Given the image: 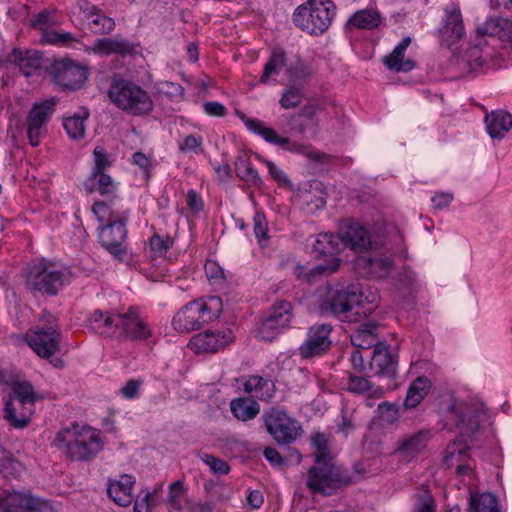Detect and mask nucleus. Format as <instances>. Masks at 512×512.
I'll list each match as a JSON object with an SVG mask.
<instances>
[{
  "instance_id": "f257e3e1",
  "label": "nucleus",
  "mask_w": 512,
  "mask_h": 512,
  "mask_svg": "<svg viewBox=\"0 0 512 512\" xmlns=\"http://www.w3.org/2000/svg\"><path fill=\"white\" fill-rule=\"evenodd\" d=\"M451 420L460 430V435L448 444L444 463L447 468H454V465L468 459L470 446L467 437L471 436L479 429V419L484 414V408L478 402H457L455 401L449 408Z\"/></svg>"
},
{
  "instance_id": "f03ea898",
  "label": "nucleus",
  "mask_w": 512,
  "mask_h": 512,
  "mask_svg": "<svg viewBox=\"0 0 512 512\" xmlns=\"http://www.w3.org/2000/svg\"><path fill=\"white\" fill-rule=\"evenodd\" d=\"M360 464L354 465L357 473L352 477L346 469L338 466L334 460H314L308 470L306 486L312 493L332 495L338 489L358 481L361 477Z\"/></svg>"
},
{
  "instance_id": "7ed1b4c3",
  "label": "nucleus",
  "mask_w": 512,
  "mask_h": 512,
  "mask_svg": "<svg viewBox=\"0 0 512 512\" xmlns=\"http://www.w3.org/2000/svg\"><path fill=\"white\" fill-rule=\"evenodd\" d=\"M56 440L59 447L65 448L67 457L72 461H89L103 448V441L98 430L78 424H73L60 431Z\"/></svg>"
},
{
  "instance_id": "20e7f679",
  "label": "nucleus",
  "mask_w": 512,
  "mask_h": 512,
  "mask_svg": "<svg viewBox=\"0 0 512 512\" xmlns=\"http://www.w3.org/2000/svg\"><path fill=\"white\" fill-rule=\"evenodd\" d=\"M107 95L117 108L132 116L148 115L153 110L149 93L120 75L112 76Z\"/></svg>"
},
{
  "instance_id": "39448f33",
  "label": "nucleus",
  "mask_w": 512,
  "mask_h": 512,
  "mask_svg": "<svg viewBox=\"0 0 512 512\" xmlns=\"http://www.w3.org/2000/svg\"><path fill=\"white\" fill-rule=\"evenodd\" d=\"M222 310V300L218 296L192 301L177 312L172 320V325L176 331L189 333L217 319Z\"/></svg>"
},
{
  "instance_id": "423d86ee",
  "label": "nucleus",
  "mask_w": 512,
  "mask_h": 512,
  "mask_svg": "<svg viewBox=\"0 0 512 512\" xmlns=\"http://www.w3.org/2000/svg\"><path fill=\"white\" fill-rule=\"evenodd\" d=\"M336 14V6L331 0H308L293 14L297 27L311 35L324 33Z\"/></svg>"
},
{
  "instance_id": "0eeeda50",
  "label": "nucleus",
  "mask_w": 512,
  "mask_h": 512,
  "mask_svg": "<svg viewBox=\"0 0 512 512\" xmlns=\"http://www.w3.org/2000/svg\"><path fill=\"white\" fill-rule=\"evenodd\" d=\"M61 332L56 318L44 311L40 324L26 333V341L32 350L40 357L48 359L58 350Z\"/></svg>"
},
{
  "instance_id": "6e6552de",
  "label": "nucleus",
  "mask_w": 512,
  "mask_h": 512,
  "mask_svg": "<svg viewBox=\"0 0 512 512\" xmlns=\"http://www.w3.org/2000/svg\"><path fill=\"white\" fill-rule=\"evenodd\" d=\"M67 281L64 270L55 264L39 262L30 267L27 275V287L33 294L56 295Z\"/></svg>"
},
{
  "instance_id": "1a4fd4ad",
  "label": "nucleus",
  "mask_w": 512,
  "mask_h": 512,
  "mask_svg": "<svg viewBox=\"0 0 512 512\" xmlns=\"http://www.w3.org/2000/svg\"><path fill=\"white\" fill-rule=\"evenodd\" d=\"M363 293L359 284L350 283L341 285L326 302V310L338 317L341 321L352 322L354 316L360 315L359 306Z\"/></svg>"
},
{
  "instance_id": "9d476101",
  "label": "nucleus",
  "mask_w": 512,
  "mask_h": 512,
  "mask_svg": "<svg viewBox=\"0 0 512 512\" xmlns=\"http://www.w3.org/2000/svg\"><path fill=\"white\" fill-rule=\"evenodd\" d=\"M263 419L267 431L278 444L293 443L302 431L297 420L280 410L272 409L264 413Z\"/></svg>"
},
{
  "instance_id": "9b49d317",
  "label": "nucleus",
  "mask_w": 512,
  "mask_h": 512,
  "mask_svg": "<svg viewBox=\"0 0 512 512\" xmlns=\"http://www.w3.org/2000/svg\"><path fill=\"white\" fill-rule=\"evenodd\" d=\"M48 72L53 82L63 90L80 89L87 80V69L66 58L55 60Z\"/></svg>"
},
{
  "instance_id": "f8f14e48",
  "label": "nucleus",
  "mask_w": 512,
  "mask_h": 512,
  "mask_svg": "<svg viewBox=\"0 0 512 512\" xmlns=\"http://www.w3.org/2000/svg\"><path fill=\"white\" fill-rule=\"evenodd\" d=\"M292 319V305L287 301L276 302L259 324L257 337L264 341H272L283 329L289 326Z\"/></svg>"
},
{
  "instance_id": "ddd939ff",
  "label": "nucleus",
  "mask_w": 512,
  "mask_h": 512,
  "mask_svg": "<svg viewBox=\"0 0 512 512\" xmlns=\"http://www.w3.org/2000/svg\"><path fill=\"white\" fill-rule=\"evenodd\" d=\"M431 438L429 430L403 435L396 441L392 456L400 463L409 464L425 453Z\"/></svg>"
},
{
  "instance_id": "4468645a",
  "label": "nucleus",
  "mask_w": 512,
  "mask_h": 512,
  "mask_svg": "<svg viewBox=\"0 0 512 512\" xmlns=\"http://www.w3.org/2000/svg\"><path fill=\"white\" fill-rule=\"evenodd\" d=\"M128 219L127 213H122L121 218L113 219L100 227L99 242L109 253L118 259H122L126 253L125 240L127 229L125 227Z\"/></svg>"
},
{
  "instance_id": "2eb2a0df",
  "label": "nucleus",
  "mask_w": 512,
  "mask_h": 512,
  "mask_svg": "<svg viewBox=\"0 0 512 512\" xmlns=\"http://www.w3.org/2000/svg\"><path fill=\"white\" fill-rule=\"evenodd\" d=\"M0 512H56L47 500L13 491L0 498Z\"/></svg>"
},
{
  "instance_id": "dca6fc26",
  "label": "nucleus",
  "mask_w": 512,
  "mask_h": 512,
  "mask_svg": "<svg viewBox=\"0 0 512 512\" xmlns=\"http://www.w3.org/2000/svg\"><path fill=\"white\" fill-rule=\"evenodd\" d=\"M331 332L330 324L321 323L311 326L307 331L305 341L299 346V355L303 359H310L325 354L332 343Z\"/></svg>"
},
{
  "instance_id": "f3484780",
  "label": "nucleus",
  "mask_w": 512,
  "mask_h": 512,
  "mask_svg": "<svg viewBox=\"0 0 512 512\" xmlns=\"http://www.w3.org/2000/svg\"><path fill=\"white\" fill-rule=\"evenodd\" d=\"M313 250L320 257L328 256L329 259L323 264H319L311 269V274H325L330 275L334 273L340 266V259L336 257V254L340 251L338 247V239L336 235L329 233L319 234L313 244Z\"/></svg>"
},
{
  "instance_id": "a211bd4d",
  "label": "nucleus",
  "mask_w": 512,
  "mask_h": 512,
  "mask_svg": "<svg viewBox=\"0 0 512 512\" xmlns=\"http://www.w3.org/2000/svg\"><path fill=\"white\" fill-rule=\"evenodd\" d=\"M119 336L133 341H145L152 336V331L145 319L140 315L138 307H130L121 312Z\"/></svg>"
},
{
  "instance_id": "6ab92c4d",
  "label": "nucleus",
  "mask_w": 512,
  "mask_h": 512,
  "mask_svg": "<svg viewBox=\"0 0 512 512\" xmlns=\"http://www.w3.org/2000/svg\"><path fill=\"white\" fill-rule=\"evenodd\" d=\"M336 237L344 247L356 252H363L371 247L369 232L358 222H347L341 227Z\"/></svg>"
},
{
  "instance_id": "aec40b11",
  "label": "nucleus",
  "mask_w": 512,
  "mask_h": 512,
  "mask_svg": "<svg viewBox=\"0 0 512 512\" xmlns=\"http://www.w3.org/2000/svg\"><path fill=\"white\" fill-rule=\"evenodd\" d=\"M321 107L316 104H306L297 113L287 117V125L291 132L303 135L307 131L316 135L319 130V119L316 117Z\"/></svg>"
},
{
  "instance_id": "412c9836",
  "label": "nucleus",
  "mask_w": 512,
  "mask_h": 512,
  "mask_svg": "<svg viewBox=\"0 0 512 512\" xmlns=\"http://www.w3.org/2000/svg\"><path fill=\"white\" fill-rule=\"evenodd\" d=\"M464 35L465 29L460 9L452 4L445 9V20L440 29L442 45L450 48Z\"/></svg>"
},
{
  "instance_id": "4be33fe9",
  "label": "nucleus",
  "mask_w": 512,
  "mask_h": 512,
  "mask_svg": "<svg viewBox=\"0 0 512 512\" xmlns=\"http://www.w3.org/2000/svg\"><path fill=\"white\" fill-rule=\"evenodd\" d=\"M234 337L230 330L214 332L207 330L192 337L190 347L197 353L217 352L233 341Z\"/></svg>"
},
{
  "instance_id": "5701e85b",
  "label": "nucleus",
  "mask_w": 512,
  "mask_h": 512,
  "mask_svg": "<svg viewBox=\"0 0 512 512\" xmlns=\"http://www.w3.org/2000/svg\"><path fill=\"white\" fill-rule=\"evenodd\" d=\"M393 260L390 257H358L355 261L357 273L362 277L386 278L393 269Z\"/></svg>"
},
{
  "instance_id": "b1692460",
  "label": "nucleus",
  "mask_w": 512,
  "mask_h": 512,
  "mask_svg": "<svg viewBox=\"0 0 512 512\" xmlns=\"http://www.w3.org/2000/svg\"><path fill=\"white\" fill-rule=\"evenodd\" d=\"M242 119L250 131L261 136L269 143L278 145L290 151H300L303 148V146L298 143H291L288 137L279 135L275 129L264 126L260 120L247 117H243Z\"/></svg>"
},
{
  "instance_id": "393cba45",
  "label": "nucleus",
  "mask_w": 512,
  "mask_h": 512,
  "mask_svg": "<svg viewBox=\"0 0 512 512\" xmlns=\"http://www.w3.org/2000/svg\"><path fill=\"white\" fill-rule=\"evenodd\" d=\"M135 482V477L128 474L109 480L107 488L109 497L119 506H129L134 500L132 490Z\"/></svg>"
},
{
  "instance_id": "a878e982",
  "label": "nucleus",
  "mask_w": 512,
  "mask_h": 512,
  "mask_svg": "<svg viewBox=\"0 0 512 512\" xmlns=\"http://www.w3.org/2000/svg\"><path fill=\"white\" fill-rule=\"evenodd\" d=\"M397 363L396 356L392 355L387 347L381 343L373 350L369 369L377 375L392 378L396 375Z\"/></svg>"
},
{
  "instance_id": "bb28decb",
  "label": "nucleus",
  "mask_w": 512,
  "mask_h": 512,
  "mask_svg": "<svg viewBox=\"0 0 512 512\" xmlns=\"http://www.w3.org/2000/svg\"><path fill=\"white\" fill-rule=\"evenodd\" d=\"M484 123L492 139L502 140L512 129V115L506 110H492L486 113Z\"/></svg>"
},
{
  "instance_id": "cd10ccee",
  "label": "nucleus",
  "mask_w": 512,
  "mask_h": 512,
  "mask_svg": "<svg viewBox=\"0 0 512 512\" xmlns=\"http://www.w3.org/2000/svg\"><path fill=\"white\" fill-rule=\"evenodd\" d=\"M343 387L354 394H365L369 397L380 398L384 394V389L374 387L366 374H356L355 372H346V376L342 380Z\"/></svg>"
},
{
  "instance_id": "c85d7f7f",
  "label": "nucleus",
  "mask_w": 512,
  "mask_h": 512,
  "mask_svg": "<svg viewBox=\"0 0 512 512\" xmlns=\"http://www.w3.org/2000/svg\"><path fill=\"white\" fill-rule=\"evenodd\" d=\"M378 325L373 320H368L362 323L350 335L351 343L358 349H369L381 344L378 342L377 335Z\"/></svg>"
},
{
  "instance_id": "c756f323",
  "label": "nucleus",
  "mask_w": 512,
  "mask_h": 512,
  "mask_svg": "<svg viewBox=\"0 0 512 512\" xmlns=\"http://www.w3.org/2000/svg\"><path fill=\"white\" fill-rule=\"evenodd\" d=\"M12 61L19 67L21 73L29 77L38 71L43 62L42 54L35 50H14L11 55Z\"/></svg>"
},
{
  "instance_id": "7c9ffc66",
  "label": "nucleus",
  "mask_w": 512,
  "mask_h": 512,
  "mask_svg": "<svg viewBox=\"0 0 512 512\" xmlns=\"http://www.w3.org/2000/svg\"><path fill=\"white\" fill-rule=\"evenodd\" d=\"M34 413L32 407H21L12 401H6L3 409V418L15 429H23L31 421Z\"/></svg>"
},
{
  "instance_id": "2f4dec72",
  "label": "nucleus",
  "mask_w": 512,
  "mask_h": 512,
  "mask_svg": "<svg viewBox=\"0 0 512 512\" xmlns=\"http://www.w3.org/2000/svg\"><path fill=\"white\" fill-rule=\"evenodd\" d=\"M477 33L498 37L502 41H512V21L504 18H491L478 26Z\"/></svg>"
},
{
  "instance_id": "473e14b6",
  "label": "nucleus",
  "mask_w": 512,
  "mask_h": 512,
  "mask_svg": "<svg viewBox=\"0 0 512 512\" xmlns=\"http://www.w3.org/2000/svg\"><path fill=\"white\" fill-rule=\"evenodd\" d=\"M411 43L410 37H405L401 42L394 48V50L384 58V64L388 69L393 71H410L414 67L412 60L404 61V53Z\"/></svg>"
},
{
  "instance_id": "72a5a7b5",
  "label": "nucleus",
  "mask_w": 512,
  "mask_h": 512,
  "mask_svg": "<svg viewBox=\"0 0 512 512\" xmlns=\"http://www.w3.org/2000/svg\"><path fill=\"white\" fill-rule=\"evenodd\" d=\"M243 389L246 393L263 401L271 399L275 392L273 382L258 375L246 379L243 383Z\"/></svg>"
},
{
  "instance_id": "f704fd0d",
  "label": "nucleus",
  "mask_w": 512,
  "mask_h": 512,
  "mask_svg": "<svg viewBox=\"0 0 512 512\" xmlns=\"http://www.w3.org/2000/svg\"><path fill=\"white\" fill-rule=\"evenodd\" d=\"M470 512H504L498 497L490 492H470Z\"/></svg>"
},
{
  "instance_id": "c9c22d12",
  "label": "nucleus",
  "mask_w": 512,
  "mask_h": 512,
  "mask_svg": "<svg viewBox=\"0 0 512 512\" xmlns=\"http://www.w3.org/2000/svg\"><path fill=\"white\" fill-rule=\"evenodd\" d=\"M230 409L235 418L245 422L254 419L259 414L260 405L252 398L240 397L231 401Z\"/></svg>"
},
{
  "instance_id": "e433bc0d",
  "label": "nucleus",
  "mask_w": 512,
  "mask_h": 512,
  "mask_svg": "<svg viewBox=\"0 0 512 512\" xmlns=\"http://www.w3.org/2000/svg\"><path fill=\"white\" fill-rule=\"evenodd\" d=\"M431 382L427 377L416 378L408 388L404 407L406 409L415 408L428 394Z\"/></svg>"
},
{
  "instance_id": "4c0bfd02",
  "label": "nucleus",
  "mask_w": 512,
  "mask_h": 512,
  "mask_svg": "<svg viewBox=\"0 0 512 512\" xmlns=\"http://www.w3.org/2000/svg\"><path fill=\"white\" fill-rule=\"evenodd\" d=\"M94 50L100 55L120 54L126 56L134 52L133 46L128 41L113 38L99 39L95 43Z\"/></svg>"
},
{
  "instance_id": "58836bf2",
  "label": "nucleus",
  "mask_w": 512,
  "mask_h": 512,
  "mask_svg": "<svg viewBox=\"0 0 512 512\" xmlns=\"http://www.w3.org/2000/svg\"><path fill=\"white\" fill-rule=\"evenodd\" d=\"M286 64V55L283 49L275 48L264 66L263 73L260 77V83H267L271 77L279 75L281 69Z\"/></svg>"
},
{
  "instance_id": "ea45409f",
  "label": "nucleus",
  "mask_w": 512,
  "mask_h": 512,
  "mask_svg": "<svg viewBox=\"0 0 512 512\" xmlns=\"http://www.w3.org/2000/svg\"><path fill=\"white\" fill-rule=\"evenodd\" d=\"M56 100L54 98L35 104L31 109L27 122L44 126L55 110Z\"/></svg>"
},
{
  "instance_id": "a19ab883",
  "label": "nucleus",
  "mask_w": 512,
  "mask_h": 512,
  "mask_svg": "<svg viewBox=\"0 0 512 512\" xmlns=\"http://www.w3.org/2000/svg\"><path fill=\"white\" fill-rule=\"evenodd\" d=\"M62 17L55 10H44L33 16L31 26L41 32V35L60 25Z\"/></svg>"
},
{
  "instance_id": "79ce46f5",
  "label": "nucleus",
  "mask_w": 512,
  "mask_h": 512,
  "mask_svg": "<svg viewBox=\"0 0 512 512\" xmlns=\"http://www.w3.org/2000/svg\"><path fill=\"white\" fill-rule=\"evenodd\" d=\"M381 22L380 14L372 9L360 10L354 13L349 23L360 29H373Z\"/></svg>"
},
{
  "instance_id": "37998d69",
  "label": "nucleus",
  "mask_w": 512,
  "mask_h": 512,
  "mask_svg": "<svg viewBox=\"0 0 512 512\" xmlns=\"http://www.w3.org/2000/svg\"><path fill=\"white\" fill-rule=\"evenodd\" d=\"M12 392L18 406L34 409L35 394L33 386L27 381H17L12 384Z\"/></svg>"
},
{
  "instance_id": "c03bdc74",
  "label": "nucleus",
  "mask_w": 512,
  "mask_h": 512,
  "mask_svg": "<svg viewBox=\"0 0 512 512\" xmlns=\"http://www.w3.org/2000/svg\"><path fill=\"white\" fill-rule=\"evenodd\" d=\"M235 171L239 178L249 184L257 186L261 183V178L259 177L258 172L253 168L249 159L245 156L237 157L235 161Z\"/></svg>"
},
{
  "instance_id": "a18cd8bd",
  "label": "nucleus",
  "mask_w": 512,
  "mask_h": 512,
  "mask_svg": "<svg viewBox=\"0 0 512 512\" xmlns=\"http://www.w3.org/2000/svg\"><path fill=\"white\" fill-rule=\"evenodd\" d=\"M89 181L95 182L92 187L87 189L89 193L96 190L101 195H112L116 192L117 185L111 176L105 172H100L99 174L91 173Z\"/></svg>"
},
{
  "instance_id": "49530a36",
  "label": "nucleus",
  "mask_w": 512,
  "mask_h": 512,
  "mask_svg": "<svg viewBox=\"0 0 512 512\" xmlns=\"http://www.w3.org/2000/svg\"><path fill=\"white\" fill-rule=\"evenodd\" d=\"M88 117V112L85 111L83 115H74L71 117H66L63 120V126L67 132V134L72 139H80L85 134V119Z\"/></svg>"
},
{
  "instance_id": "de8ad7c7",
  "label": "nucleus",
  "mask_w": 512,
  "mask_h": 512,
  "mask_svg": "<svg viewBox=\"0 0 512 512\" xmlns=\"http://www.w3.org/2000/svg\"><path fill=\"white\" fill-rule=\"evenodd\" d=\"M303 98V90L296 85H290L282 92L279 104L283 109H292L299 106Z\"/></svg>"
},
{
  "instance_id": "09e8293b",
  "label": "nucleus",
  "mask_w": 512,
  "mask_h": 512,
  "mask_svg": "<svg viewBox=\"0 0 512 512\" xmlns=\"http://www.w3.org/2000/svg\"><path fill=\"white\" fill-rule=\"evenodd\" d=\"M314 448V460H334L329 447L328 437L324 433H315L311 436Z\"/></svg>"
},
{
  "instance_id": "8fccbe9b",
  "label": "nucleus",
  "mask_w": 512,
  "mask_h": 512,
  "mask_svg": "<svg viewBox=\"0 0 512 512\" xmlns=\"http://www.w3.org/2000/svg\"><path fill=\"white\" fill-rule=\"evenodd\" d=\"M76 41L75 36L70 32L57 31L53 28L41 35L39 42L41 44L64 46Z\"/></svg>"
},
{
  "instance_id": "3c124183",
  "label": "nucleus",
  "mask_w": 512,
  "mask_h": 512,
  "mask_svg": "<svg viewBox=\"0 0 512 512\" xmlns=\"http://www.w3.org/2000/svg\"><path fill=\"white\" fill-rule=\"evenodd\" d=\"M483 50L479 44L471 46L462 56V63L467 66L468 72L475 70L484 63Z\"/></svg>"
},
{
  "instance_id": "603ef678",
  "label": "nucleus",
  "mask_w": 512,
  "mask_h": 512,
  "mask_svg": "<svg viewBox=\"0 0 512 512\" xmlns=\"http://www.w3.org/2000/svg\"><path fill=\"white\" fill-rule=\"evenodd\" d=\"M92 17L91 23L97 27V32L100 34L110 33L114 27L115 22L112 18L99 14L96 7H92L88 13Z\"/></svg>"
},
{
  "instance_id": "864d4df0",
  "label": "nucleus",
  "mask_w": 512,
  "mask_h": 512,
  "mask_svg": "<svg viewBox=\"0 0 512 512\" xmlns=\"http://www.w3.org/2000/svg\"><path fill=\"white\" fill-rule=\"evenodd\" d=\"M289 80L294 83L305 81L312 74V69L301 61L291 64L287 69Z\"/></svg>"
},
{
  "instance_id": "5fc2aeb1",
  "label": "nucleus",
  "mask_w": 512,
  "mask_h": 512,
  "mask_svg": "<svg viewBox=\"0 0 512 512\" xmlns=\"http://www.w3.org/2000/svg\"><path fill=\"white\" fill-rule=\"evenodd\" d=\"M416 512H435L434 499L429 490L423 489L415 494Z\"/></svg>"
},
{
  "instance_id": "6e6d98bb",
  "label": "nucleus",
  "mask_w": 512,
  "mask_h": 512,
  "mask_svg": "<svg viewBox=\"0 0 512 512\" xmlns=\"http://www.w3.org/2000/svg\"><path fill=\"white\" fill-rule=\"evenodd\" d=\"M183 493V483L178 480L169 486V496L167 499V505L169 512H181L182 505L180 496Z\"/></svg>"
},
{
  "instance_id": "4d7b16f0",
  "label": "nucleus",
  "mask_w": 512,
  "mask_h": 512,
  "mask_svg": "<svg viewBox=\"0 0 512 512\" xmlns=\"http://www.w3.org/2000/svg\"><path fill=\"white\" fill-rule=\"evenodd\" d=\"M378 415L382 422L386 424H394L398 421L400 414L399 409L395 404L382 402L378 405Z\"/></svg>"
},
{
  "instance_id": "13d9d810",
  "label": "nucleus",
  "mask_w": 512,
  "mask_h": 512,
  "mask_svg": "<svg viewBox=\"0 0 512 512\" xmlns=\"http://www.w3.org/2000/svg\"><path fill=\"white\" fill-rule=\"evenodd\" d=\"M92 210L100 223H110L113 219L121 218V214H116L106 202H96Z\"/></svg>"
},
{
  "instance_id": "bf43d9fd",
  "label": "nucleus",
  "mask_w": 512,
  "mask_h": 512,
  "mask_svg": "<svg viewBox=\"0 0 512 512\" xmlns=\"http://www.w3.org/2000/svg\"><path fill=\"white\" fill-rule=\"evenodd\" d=\"M93 156L94 167L91 173L99 174L100 172H105V170L112 165V161L110 160L108 154L101 146L95 147Z\"/></svg>"
},
{
  "instance_id": "052dcab7",
  "label": "nucleus",
  "mask_w": 512,
  "mask_h": 512,
  "mask_svg": "<svg viewBox=\"0 0 512 512\" xmlns=\"http://www.w3.org/2000/svg\"><path fill=\"white\" fill-rule=\"evenodd\" d=\"M200 458L207 466H209L211 471L215 474L225 475L230 470L227 462L217 457H214L213 455L203 453L200 455Z\"/></svg>"
},
{
  "instance_id": "680f3d73",
  "label": "nucleus",
  "mask_w": 512,
  "mask_h": 512,
  "mask_svg": "<svg viewBox=\"0 0 512 512\" xmlns=\"http://www.w3.org/2000/svg\"><path fill=\"white\" fill-rule=\"evenodd\" d=\"M120 312H105L104 317V335L106 336H113L118 335L119 336V322L118 319H120Z\"/></svg>"
},
{
  "instance_id": "e2e57ef3",
  "label": "nucleus",
  "mask_w": 512,
  "mask_h": 512,
  "mask_svg": "<svg viewBox=\"0 0 512 512\" xmlns=\"http://www.w3.org/2000/svg\"><path fill=\"white\" fill-rule=\"evenodd\" d=\"M170 242L169 237L163 238L160 235L155 234L150 238L149 246L155 256H160L167 252Z\"/></svg>"
},
{
  "instance_id": "0e129e2a",
  "label": "nucleus",
  "mask_w": 512,
  "mask_h": 512,
  "mask_svg": "<svg viewBox=\"0 0 512 512\" xmlns=\"http://www.w3.org/2000/svg\"><path fill=\"white\" fill-rule=\"evenodd\" d=\"M254 233L260 243L268 240V225L262 213H256L254 216Z\"/></svg>"
},
{
  "instance_id": "69168bd1",
  "label": "nucleus",
  "mask_w": 512,
  "mask_h": 512,
  "mask_svg": "<svg viewBox=\"0 0 512 512\" xmlns=\"http://www.w3.org/2000/svg\"><path fill=\"white\" fill-rule=\"evenodd\" d=\"M352 368L347 372H355L356 374H366L369 367L365 364L364 357L360 350L356 349L351 353L350 357Z\"/></svg>"
},
{
  "instance_id": "338daca9",
  "label": "nucleus",
  "mask_w": 512,
  "mask_h": 512,
  "mask_svg": "<svg viewBox=\"0 0 512 512\" xmlns=\"http://www.w3.org/2000/svg\"><path fill=\"white\" fill-rule=\"evenodd\" d=\"M150 491L143 490L135 500L134 512H150L154 505L149 501Z\"/></svg>"
},
{
  "instance_id": "774afa93",
  "label": "nucleus",
  "mask_w": 512,
  "mask_h": 512,
  "mask_svg": "<svg viewBox=\"0 0 512 512\" xmlns=\"http://www.w3.org/2000/svg\"><path fill=\"white\" fill-rule=\"evenodd\" d=\"M141 380L131 379L121 388L120 392L126 399H133L137 397L139 389L142 385Z\"/></svg>"
}]
</instances>
